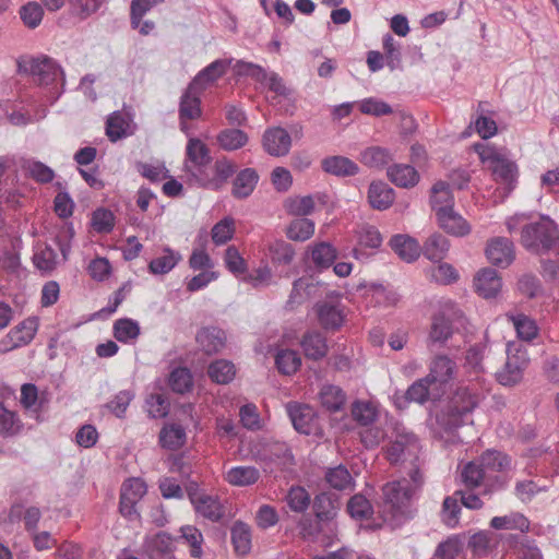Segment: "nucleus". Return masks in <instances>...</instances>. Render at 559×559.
Returning <instances> with one entry per match:
<instances>
[{
	"label": "nucleus",
	"instance_id": "f257e3e1",
	"mask_svg": "<svg viewBox=\"0 0 559 559\" xmlns=\"http://www.w3.org/2000/svg\"><path fill=\"white\" fill-rule=\"evenodd\" d=\"M423 483L419 467L414 465L409 471V479L403 478L384 485L382 488L384 521L399 524L402 520L407 519L411 515V502Z\"/></svg>",
	"mask_w": 559,
	"mask_h": 559
},
{
	"label": "nucleus",
	"instance_id": "f03ea898",
	"mask_svg": "<svg viewBox=\"0 0 559 559\" xmlns=\"http://www.w3.org/2000/svg\"><path fill=\"white\" fill-rule=\"evenodd\" d=\"M484 397L475 384L459 386L451 396L447 409L438 417V421L445 430H453L465 424L468 415Z\"/></svg>",
	"mask_w": 559,
	"mask_h": 559
},
{
	"label": "nucleus",
	"instance_id": "7ed1b4c3",
	"mask_svg": "<svg viewBox=\"0 0 559 559\" xmlns=\"http://www.w3.org/2000/svg\"><path fill=\"white\" fill-rule=\"evenodd\" d=\"M521 242L534 253H544L558 248L559 231L554 221L542 217L539 222L523 227Z\"/></svg>",
	"mask_w": 559,
	"mask_h": 559
},
{
	"label": "nucleus",
	"instance_id": "20e7f679",
	"mask_svg": "<svg viewBox=\"0 0 559 559\" xmlns=\"http://www.w3.org/2000/svg\"><path fill=\"white\" fill-rule=\"evenodd\" d=\"M390 444L386 448V457L392 464L418 461L420 445L417 437L399 423H391Z\"/></svg>",
	"mask_w": 559,
	"mask_h": 559
},
{
	"label": "nucleus",
	"instance_id": "39448f33",
	"mask_svg": "<svg viewBox=\"0 0 559 559\" xmlns=\"http://www.w3.org/2000/svg\"><path fill=\"white\" fill-rule=\"evenodd\" d=\"M266 473L288 469L294 464V456L286 443L280 441L260 442L254 452Z\"/></svg>",
	"mask_w": 559,
	"mask_h": 559
},
{
	"label": "nucleus",
	"instance_id": "423d86ee",
	"mask_svg": "<svg viewBox=\"0 0 559 559\" xmlns=\"http://www.w3.org/2000/svg\"><path fill=\"white\" fill-rule=\"evenodd\" d=\"M530 358L525 346L519 343L507 345V360L503 367L496 373L497 381L504 386H513L523 379Z\"/></svg>",
	"mask_w": 559,
	"mask_h": 559
},
{
	"label": "nucleus",
	"instance_id": "0eeeda50",
	"mask_svg": "<svg viewBox=\"0 0 559 559\" xmlns=\"http://www.w3.org/2000/svg\"><path fill=\"white\" fill-rule=\"evenodd\" d=\"M480 160L487 164L492 174L507 182L512 183L515 180L518 168L516 165L508 159L501 152L487 144L477 143L474 145Z\"/></svg>",
	"mask_w": 559,
	"mask_h": 559
},
{
	"label": "nucleus",
	"instance_id": "6e6552de",
	"mask_svg": "<svg viewBox=\"0 0 559 559\" xmlns=\"http://www.w3.org/2000/svg\"><path fill=\"white\" fill-rule=\"evenodd\" d=\"M20 71L28 72L39 85H50L59 78L64 85V72L62 68L50 57L41 56L32 58L28 67L19 63Z\"/></svg>",
	"mask_w": 559,
	"mask_h": 559
},
{
	"label": "nucleus",
	"instance_id": "1a4fd4ad",
	"mask_svg": "<svg viewBox=\"0 0 559 559\" xmlns=\"http://www.w3.org/2000/svg\"><path fill=\"white\" fill-rule=\"evenodd\" d=\"M485 254L489 263L506 269L515 259L514 245L506 237H495L487 241Z\"/></svg>",
	"mask_w": 559,
	"mask_h": 559
},
{
	"label": "nucleus",
	"instance_id": "9d476101",
	"mask_svg": "<svg viewBox=\"0 0 559 559\" xmlns=\"http://www.w3.org/2000/svg\"><path fill=\"white\" fill-rule=\"evenodd\" d=\"M213 170V176H209L204 171L201 175H197V181L204 188L217 191L221 190L236 173V164L223 157L215 162Z\"/></svg>",
	"mask_w": 559,
	"mask_h": 559
},
{
	"label": "nucleus",
	"instance_id": "9b49d317",
	"mask_svg": "<svg viewBox=\"0 0 559 559\" xmlns=\"http://www.w3.org/2000/svg\"><path fill=\"white\" fill-rule=\"evenodd\" d=\"M287 412L294 428L298 432L311 435L318 429V416L311 406L289 403L287 405Z\"/></svg>",
	"mask_w": 559,
	"mask_h": 559
},
{
	"label": "nucleus",
	"instance_id": "f8f14e48",
	"mask_svg": "<svg viewBox=\"0 0 559 559\" xmlns=\"http://www.w3.org/2000/svg\"><path fill=\"white\" fill-rule=\"evenodd\" d=\"M146 484L140 478H130L122 484L120 512L124 516L136 513L135 506L146 493Z\"/></svg>",
	"mask_w": 559,
	"mask_h": 559
},
{
	"label": "nucleus",
	"instance_id": "ddd939ff",
	"mask_svg": "<svg viewBox=\"0 0 559 559\" xmlns=\"http://www.w3.org/2000/svg\"><path fill=\"white\" fill-rule=\"evenodd\" d=\"M456 371L457 366L454 360L447 355H437L430 361L427 377L438 388L451 381Z\"/></svg>",
	"mask_w": 559,
	"mask_h": 559
},
{
	"label": "nucleus",
	"instance_id": "4468645a",
	"mask_svg": "<svg viewBox=\"0 0 559 559\" xmlns=\"http://www.w3.org/2000/svg\"><path fill=\"white\" fill-rule=\"evenodd\" d=\"M316 313L320 325L325 330H337L344 321V312L340 301H319Z\"/></svg>",
	"mask_w": 559,
	"mask_h": 559
},
{
	"label": "nucleus",
	"instance_id": "2eb2a0df",
	"mask_svg": "<svg viewBox=\"0 0 559 559\" xmlns=\"http://www.w3.org/2000/svg\"><path fill=\"white\" fill-rule=\"evenodd\" d=\"M292 138L281 127L267 129L263 134V147L272 156H285L288 154Z\"/></svg>",
	"mask_w": 559,
	"mask_h": 559
},
{
	"label": "nucleus",
	"instance_id": "dca6fc26",
	"mask_svg": "<svg viewBox=\"0 0 559 559\" xmlns=\"http://www.w3.org/2000/svg\"><path fill=\"white\" fill-rule=\"evenodd\" d=\"M437 216L438 225L447 234L455 237H465L471 234L472 226L454 207L450 210H441Z\"/></svg>",
	"mask_w": 559,
	"mask_h": 559
},
{
	"label": "nucleus",
	"instance_id": "f3484780",
	"mask_svg": "<svg viewBox=\"0 0 559 559\" xmlns=\"http://www.w3.org/2000/svg\"><path fill=\"white\" fill-rule=\"evenodd\" d=\"M474 286L479 296L489 299L496 297L501 290L502 281L496 270L485 267L476 274Z\"/></svg>",
	"mask_w": 559,
	"mask_h": 559
},
{
	"label": "nucleus",
	"instance_id": "a211bd4d",
	"mask_svg": "<svg viewBox=\"0 0 559 559\" xmlns=\"http://www.w3.org/2000/svg\"><path fill=\"white\" fill-rule=\"evenodd\" d=\"M261 478V473L255 466L239 465L227 469L224 473V479L235 487H248L257 484Z\"/></svg>",
	"mask_w": 559,
	"mask_h": 559
},
{
	"label": "nucleus",
	"instance_id": "6ab92c4d",
	"mask_svg": "<svg viewBox=\"0 0 559 559\" xmlns=\"http://www.w3.org/2000/svg\"><path fill=\"white\" fill-rule=\"evenodd\" d=\"M197 342L206 355H213L225 347L226 335L225 332L218 328H204L198 332Z\"/></svg>",
	"mask_w": 559,
	"mask_h": 559
},
{
	"label": "nucleus",
	"instance_id": "aec40b11",
	"mask_svg": "<svg viewBox=\"0 0 559 559\" xmlns=\"http://www.w3.org/2000/svg\"><path fill=\"white\" fill-rule=\"evenodd\" d=\"M259 182V175L253 168H245L240 170L234 181L231 187V195L235 199H247L252 194L257 185Z\"/></svg>",
	"mask_w": 559,
	"mask_h": 559
},
{
	"label": "nucleus",
	"instance_id": "412c9836",
	"mask_svg": "<svg viewBox=\"0 0 559 559\" xmlns=\"http://www.w3.org/2000/svg\"><path fill=\"white\" fill-rule=\"evenodd\" d=\"M321 167L326 174L336 177H352L358 174L359 166L348 157L335 155L322 159Z\"/></svg>",
	"mask_w": 559,
	"mask_h": 559
},
{
	"label": "nucleus",
	"instance_id": "4be33fe9",
	"mask_svg": "<svg viewBox=\"0 0 559 559\" xmlns=\"http://www.w3.org/2000/svg\"><path fill=\"white\" fill-rule=\"evenodd\" d=\"M191 501L197 513L210 521H219L224 515L223 506L215 497L202 493L193 496Z\"/></svg>",
	"mask_w": 559,
	"mask_h": 559
},
{
	"label": "nucleus",
	"instance_id": "5701e85b",
	"mask_svg": "<svg viewBox=\"0 0 559 559\" xmlns=\"http://www.w3.org/2000/svg\"><path fill=\"white\" fill-rule=\"evenodd\" d=\"M477 459L492 481L496 479V473L506 472L511 468V459L496 450H487Z\"/></svg>",
	"mask_w": 559,
	"mask_h": 559
},
{
	"label": "nucleus",
	"instance_id": "b1692460",
	"mask_svg": "<svg viewBox=\"0 0 559 559\" xmlns=\"http://www.w3.org/2000/svg\"><path fill=\"white\" fill-rule=\"evenodd\" d=\"M462 483L471 489L489 485L492 480L478 459L466 463L461 469Z\"/></svg>",
	"mask_w": 559,
	"mask_h": 559
},
{
	"label": "nucleus",
	"instance_id": "393cba45",
	"mask_svg": "<svg viewBox=\"0 0 559 559\" xmlns=\"http://www.w3.org/2000/svg\"><path fill=\"white\" fill-rule=\"evenodd\" d=\"M435 385L428 377L415 381L406 391V399L411 402L424 404L429 400H437L441 393L439 388Z\"/></svg>",
	"mask_w": 559,
	"mask_h": 559
},
{
	"label": "nucleus",
	"instance_id": "a878e982",
	"mask_svg": "<svg viewBox=\"0 0 559 559\" xmlns=\"http://www.w3.org/2000/svg\"><path fill=\"white\" fill-rule=\"evenodd\" d=\"M394 190L385 182L373 181L369 186L368 200L370 205L377 210H386L394 202Z\"/></svg>",
	"mask_w": 559,
	"mask_h": 559
},
{
	"label": "nucleus",
	"instance_id": "bb28decb",
	"mask_svg": "<svg viewBox=\"0 0 559 559\" xmlns=\"http://www.w3.org/2000/svg\"><path fill=\"white\" fill-rule=\"evenodd\" d=\"M187 157L194 166L192 175L197 178V175L203 173V167L211 160L210 151L207 146L199 139L191 138L187 144Z\"/></svg>",
	"mask_w": 559,
	"mask_h": 559
},
{
	"label": "nucleus",
	"instance_id": "cd10ccee",
	"mask_svg": "<svg viewBox=\"0 0 559 559\" xmlns=\"http://www.w3.org/2000/svg\"><path fill=\"white\" fill-rule=\"evenodd\" d=\"M390 246L402 260L408 263L415 261L421 251L417 240L406 235L394 236L390 241Z\"/></svg>",
	"mask_w": 559,
	"mask_h": 559
},
{
	"label": "nucleus",
	"instance_id": "c85d7f7f",
	"mask_svg": "<svg viewBox=\"0 0 559 559\" xmlns=\"http://www.w3.org/2000/svg\"><path fill=\"white\" fill-rule=\"evenodd\" d=\"M182 255L180 252L169 247H164L162 254L148 263V272L153 275H165L169 273L180 261Z\"/></svg>",
	"mask_w": 559,
	"mask_h": 559
},
{
	"label": "nucleus",
	"instance_id": "c756f323",
	"mask_svg": "<svg viewBox=\"0 0 559 559\" xmlns=\"http://www.w3.org/2000/svg\"><path fill=\"white\" fill-rule=\"evenodd\" d=\"M389 179L397 187L413 188L419 181V174L409 165L395 164L388 168Z\"/></svg>",
	"mask_w": 559,
	"mask_h": 559
},
{
	"label": "nucleus",
	"instance_id": "7c9ffc66",
	"mask_svg": "<svg viewBox=\"0 0 559 559\" xmlns=\"http://www.w3.org/2000/svg\"><path fill=\"white\" fill-rule=\"evenodd\" d=\"M37 328V320L29 318L12 329L8 334L10 348H16L28 344L34 338Z\"/></svg>",
	"mask_w": 559,
	"mask_h": 559
},
{
	"label": "nucleus",
	"instance_id": "2f4dec72",
	"mask_svg": "<svg viewBox=\"0 0 559 559\" xmlns=\"http://www.w3.org/2000/svg\"><path fill=\"white\" fill-rule=\"evenodd\" d=\"M450 241L441 234L435 233L425 241L421 251L432 262H441L448 254Z\"/></svg>",
	"mask_w": 559,
	"mask_h": 559
},
{
	"label": "nucleus",
	"instance_id": "473e14b6",
	"mask_svg": "<svg viewBox=\"0 0 559 559\" xmlns=\"http://www.w3.org/2000/svg\"><path fill=\"white\" fill-rule=\"evenodd\" d=\"M266 254L274 266H286L294 261L295 249L285 240H273L267 245Z\"/></svg>",
	"mask_w": 559,
	"mask_h": 559
},
{
	"label": "nucleus",
	"instance_id": "72a5a7b5",
	"mask_svg": "<svg viewBox=\"0 0 559 559\" xmlns=\"http://www.w3.org/2000/svg\"><path fill=\"white\" fill-rule=\"evenodd\" d=\"M301 347L306 357L319 360L328 353V344L325 337L317 331L308 332L301 340Z\"/></svg>",
	"mask_w": 559,
	"mask_h": 559
},
{
	"label": "nucleus",
	"instance_id": "f704fd0d",
	"mask_svg": "<svg viewBox=\"0 0 559 559\" xmlns=\"http://www.w3.org/2000/svg\"><path fill=\"white\" fill-rule=\"evenodd\" d=\"M430 202L436 215L441 213V210L447 211L454 207V197L449 183L444 181L436 182L431 189Z\"/></svg>",
	"mask_w": 559,
	"mask_h": 559
},
{
	"label": "nucleus",
	"instance_id": "c9c22d12",
	"mask_svg": "<svg viewBox=\"0 0 559 559\" xmlns=\"http://www.w3.org/2000/svg\"><path fill=\"white\" fill-rule=\"evenodd\" d=\"M360 162L369 167L382 169L393 160V153L381 146H370L360 152Z\"/></svg>",
	"mask_w": 559,
	"mask_h": 559
},
{
	"label": "nucleus",
	"instance_id": "e433bc0d",
	"mask_svg": "<svg viewBox=\"0 0 559 559\" xmlns=\"http://www.w3.org/2000/svg\"><path fill=\"white\" fill-rule=\"evenodd\" d=\"M230 61L227 60L219 59L213 61L194 78L191 84L200 90L204 88L207 84L222 78L226 73Z\"/></svg>",
	"mask_w": 559,
	"mask_h": 559
},
{
	"label": "nucleus",
	"instance_id": "4c0bfd02",
	"mask_svg": "<svg viewBox=\"0 0 559 559\" xmlns=\"http://www.w3.org/2000/svg\"><path fill=\"white\" fill-rule=\"evenodd\" d=\"M319 400L326 411L337 412L344 406L346 402V394L336 385L325 384L319 392Z\"/></svg>",
	"mask_w": 559,
	"mask_h": 559
},
{
	"label": "nucleus",
	"instance_id": "58836bf2",
	"mask_svg": "<svg viewBox=\"0 0 559 559\" xmlns=\"http://www.w3.org/2000/svg\"><path fill=\"white\" fill-rule=\"evenodd\" d=\"M23 429V423L16 412L11 411L0 402V436L10 438L17 436Z\"/></svg>",
	"mask_w": 559,
	"mask_h": 559
},
{
	"label": "nucleus",
	"instance_id": "ea45409f",
	"mask_svg": "<svg viewBox=\"0 0 559 559\" xmlns=\"http://www.w3.org/2000/svg\"><path fill=\"white\" fill-rule=\"evenodd\" d=\"M231 543L238 555L245 556L251 550L250 526L241 521L234 523L231 531Z\"/></svg>",
	"mask_w": 559,
	"mask_h": 559
},
{
	"label": "nucleus",
	"instance_id": "a19ab883",
	"mask_svg": "<svg viewBox=\"0 0 559 559\" xmlns=\"http://www.w3.org/2000/svg\"><path fill=\"white\" fill-rule=\"evenodd\" d=\"M195 90L198 87L190 84L182 95L179 108L180 120L197 119L201 116L200 98Z\"/></svg>",
	"mask_w": 559,
	"mask_h": 559
},
{
	"label": "nucleus",
	"instance_id": "79ce46f5",
	"mask_svg": "<svg viewBox=\"0 0 559 559\" xmlns=\"http://www.w3.org/2000/svg\"><path fill=\"white\" fill-rule=\"evenodd\" d=\"M490 526L495 530H519L524 533L530 530V521L522 513L513 512L492 518Z\"/></svg>",
	"mask_w": 559,
	"mask_h": 559
},
{
	"label": "nucleus",
	"instance_id": "37998d69",
	"mask_svg": "<svg viewBox=\"0 0 559 559\" xmlns=\"http://www.w3.org/2000/svg\"><path fill=\"white\" fill-rule=\"evenodd\" d=\"M248 142L247 134L239 129H226L217 134V143L225 151H236Z\"/></svg>",
	"mask_w": 559,
	"mask_h": 559
},
{
	"label": "nucleus",
	"instance_id": "c03bdc74",
	"mask_svg": "<svg viewBox=\"0 0 559 559\" xmlns=\"http://www.w3.org/2000/svg\"><path fill=\"white\" fill-rule=\"evenodd\" d=\"M207 373L214 382L226 384L234 379L236 370L233 362L225 359H218L209 366Z\"/></svg>",
	"mask_w": 559,
	"mask_h": 559
},
{
	"label": "nucleus",
	"instance_id": "a18cd8bd",
	"mask_svg": "<svg viewBox=\"0 0 559 559\" xmlns=\"http://www.w3.org/2000/svg\"><path fill=\"white\" fill-rule=\"evenodd\" d=\"M186 441V431L180 425H169L162 429L159 442L162 447L176 450L183 445Z\"/></svg>",
	"mask_w": 559,
	"mask_h": 559
},
{
	"label": "nucleus",
	"instance_id": "49530a36",
	"mask_svg": "<svg viewBox=\"0 0 559 559\" xmlns=\"http://www.w3.org/2000/svg\"><path fill=\"white\" fill-rule=\"evenodd\" d=\"M140 335V325L132 319H119L114 324V336L121 343H129Z\"/></svg>",
	"mask_w": 559,
	"mask_h": 559
},
{
	"label": "nucleus",
	"instance_id": "de8ad7c7",
	"mask_svg": "<svg viewBox=\"0 0 559 559\" xmlns=\"http://www.w3.org/2000/svg\"><path fill=\"white\" fill-rule=\"evenodd\" d=\"M275 364L283 374H293L301 366V358L296 350L282 349L276 354Z\"/></svg>",
	"mask_w": 559,
	"mask_h": 559
},
{
	"label": "nucleus",
	"instance_id": "09e8293b",
	"mask_svg": "<svg viewBox=\"0 0 559 559\" xmlns=\"http://www.w3.org/2000/svg\"><path fill=\"white\" fill-rule=\"evenodd\" d=\"M314 233V223L308 218L294 219L286 229V235L295 241H306Z\"/></svg>",
	"mask_w": 559,
	"mask_h": 559
},
{
	"label": "nucleus",
	"instance_id": "8fccbe9b",
	"mask_svg": "<svg viewBox=\"0 0 559 559\" xmlns=\"http://www.w3.org/2000/svg\"><path fill=\"white\" fill-rule=\"evenodd\" d=\"M352 415L362 426L372 424L378 415V408L372 402L357 401L352 406Z\"/></svg>",
	"mask_w": 559,
	"mask_h": 559
},
{
	"label": "nucleus",
	"instance_id": "3c124183",
	"mask_svg": "<svg viewBox=\"0 0 559 559\" xmlns=\"http://www.w3.org/2000/svg\"><path fill=\"white\" fill-rule=\"evenodd\" d=\"M336 259V250L329 242H320L311 248V260L321 269L329 267Z\"/></svg>",
	"mask_w": 559,
	"mask_h": 559
},
{
	"label": "nucleus",
	"instance_id": "603ef678",
	"mask_svg": "<svg viewBox=\"0 0 559 559\" xmlns=\"http://www.w3.org/2000/svg\"><path fill=\"white\" fill-rule=\"evenodd\" d=\"M128 121L118 111L110 115L106 122V134L110 141L116 142L127 135Z\"/></svg>",
	"mask_w": 559,
	"mask_h": 559
},
{
	"label": "nucleus",
	"instance_id": "864d4df0",
	"mask_svg": "<svg viewBox=\"0 0 559 559\" xmlns=\"http://www.w3.org/2000/svg\"><path fill=\"white\" fill-rule=\"evenodd\" d=\"M461 512L460 500L456 496L447 497L442 503V522L449 527H455L459 524V514Z\"/></svg>",
	"mask_w": 559,
	"mask_h": 559
},
{
	"label": "nucleus",
	"instance_id": "5fc2aeb1",
	"mask_svg": "<svg viewBox=\"0 0 559 559\" xmlns=\"http://www.w3.org/2000/svg\"><path fill=\"white\" fill-rule=\"evenodd\" d=\"M452 335V325L443 313L436 314L432 320L430 340L432 342H445Z\"/></svg>",
	"mask_w": 559,
	"mask_h": 559
},
{
	"label": "nucleus",
	"instance_id": "6e6d98bb",
	"mask_svg": "<svg viewBox=\"0 0 559 559\" xmlns=\"http://www.w3.org/2000/svg\"><path fill=\"white\" fill-rule=\"evenodd\" d=\"M325 479L331 487L338 490L350 487L353 481L352 475L343 465L330 468L325 474Z\"/></svg>",
	"mask_w": 559,
	"mask_h": 559
},
{
	"label": "nucleus",
	"instance_id": "4d7b16f0",
	"mask_svg": "<svg viewBox=\"0 0 559 559\" xmlns=\"http://www.w3.org/2000/svg\"><path fill=\"white\" fill-rule=\"evenodd\" d=\"M23 168L33 179L41 183L50 182L55 177V173L50 167L37 160H26L23 164Z\"/></svg>",
	"mask_w": 559,
	"mask_h": 559
},
{
	"label": "nucleus",
	"instance_id": "13d9d810",
	"mask_svg": "<svg viewBox=\"0 0 559 559\" xmlns=\"http://www.w3.org/2000/svg\"><path fill=\"white\" fill-rule=\"evenodd\" d=\"M347 511L352 518L364 520L372 514V506L362 495H355L347 503Z\"/></svg>",
	"mask_w": 559,
	"mask_h": 559
},
{
	"label": "nucleus",
	"instance_id": "bf43d9fd",
	"mask_svg": "<svg viewBox=\"0 0 559 559\" xmlns=\"http://www.w3.org/2000/svg\"><path fill=\"white\" fill-rule=\"evenodd\" d=\"M43 16L44 10L37 2H28L20 9V17L28 28H36Z\"/></svg>",
	"mask_w": 559,
	"mask_h": 559
},
{
	"label": "nucleus",
	"instance_id": "052dcab7",
	"mask_svg": "<svg viewBox=\"0 0 559 559\" xmlns=\"http://www.w3.org/2000/svg\"><path fill=\"white\" fill-rule=\"evenodd\" d=\"M192 376L187 368L175 369L169 377V385L177 393H186L192 388Z\"/></svg>",
	"mask_w": 559,
	"mask_h": 559
},
{
	"label": "nucleus",
	"instance_id": "680f3d73",
	"mask_svg": "<svg viewBox=\"0 0 559 559\" xmlns=\"http://www.w3.org/2000/svg\"><path fill=\"white\" fill-rule=\"evenodd\" d=\"M235 233L234 219L225 217L212 228V239L217 245H224L230 240Z\"/></svg>",
	"mask_w": 559,
	"mask_h": 559
},
{
	"label": "nucleus",
	"instance_id": "e2e57ef3",
	"mask_svg": "<svg viewBox=\"0 0 559 559\" xmlns=\"http://www.w3.org/2000/svg\"><path fill=\"white\" fill-rule=\"evenodd\" d=\"M92 226L97 233H110L115 226V215L106 209H97L93 212Z\"/></svg>",
	"mask_w": 559,
	"mask_h": 559
},
{
	"label": "nucleus",
	"instance_id": "0e129e2a",
	"mask_svg": "<svg viewBox=\"0 0 559 559\" xmlns=\"http://www.w3.org/2000/svg\"><path fill=\"white\" fill-rule=\"evenodd\" d=\"M428 273L432 281L444 285L455 282L459 277L455 269L449 263H439L430 267Z\"/></svg>",
	"mask_w": 559,
	"mask_h": 559
},
{
	"label": "nucleus",
	"instance_id": "69168bd1",
	"mask_svg": "<svg viewBox=\"0 0 559 559\" xmlns=\"http://www.w3.org/2000/svg\"><path fill=\"white\" fill-rule=\"evenodd\" d=\"M359 109L365 115H371L376 117L390 115L393 111L388 103L373 97L361 100L359 104Z\"/></svg>",
	"mask_w": 559,
	"mask_h": 559
},
{
	"label": "nucleus",
	"instance_id": "338daca9",
	"mask_svg": "<svg viewBox=\"0 0 559 559\" xmlns=\"http://www.w3.org/2000/svg\"><path fill=\"white\" fill-rule=\"evenodd\" d=\"M513 324L519 337L524 341H531L537 335L535 321L524 314L514 317Z\"/></svg>",
	"mask_w": 559,
	"mask_h": 559
},
{
	"label": "nucleus",
	"instance_id": "774afa93",
	"mask_svg": "<svg viewBox=\"0 0 559 559\" xmlns=\"http://www.w3.org/2000/svg\"><path fill=\"white\" fill-rule=\"evenodd\" d=\"M146 407L150 417L163 418L168 414L169 402L163 394H151L146 399Z\"/></svg>",
	"mask_w": 559,
	"mask_h": 559
}]
</instances>
